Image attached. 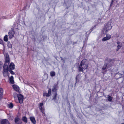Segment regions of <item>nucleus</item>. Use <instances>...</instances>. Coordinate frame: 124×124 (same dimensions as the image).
I'll use <instances>...</instances> for the list:
<instances>
[{
    "instance_id": "26",
    "label": "nucleus",
    "mask_w": 124,
    "mask_h": 124,
    "mask_svg": "<svg viewBox=\"0 0 124 124\" xmlns=\"http://www.w3.org/2000/svg\"><path fill=\"white\" fill-rule=\"evenodd\" d=\"M43 95V96H46V97H49L50 95L49 93H44Z\"/></svg>"
},
{
    "instance_id": "38",
    "label": "nucleus",
    "mask_w": 124,
    "mask_h": 124,
    "mask_svg": "<svg viewBox=\"0 0 124 124\" xmlns=\"http://www.w3.org/2000/svg\"><path fill=\"white\" fill-rule=\"evenodd\" d=\"M22 121L21 120H19V124H22Z\"/></svg>"
},
{
    "instance_id": "23",
    "label": "nucleus",
    "mask_w": 124,
    "mask_h": 124,
    "mask_svg": "<svg viewBox=\"0 0 124 124\" xmlns=\"http://www.w3.org/2000/svg\"><path fill=\"white\" fill-rule=\"evenodd\" d=\"M107 96L108 97V101L109 102H111L112 100L113 97H111V96H109V95H108Z\"/></svg>"
},
{
    "instance_id": "7",
    "label": "nucleus",
    "mask_w": 124,
    "mask_h": 124,
    "mask_svg": "<svg viewBox=\"0 0 124 124\" xmlns=\"http://www.w3.org/2000/svg\"><path fill=\"white\" fill-rule=\"evenodd\" d=\"M7 67L3 66V75L4 76H7L8 73V70H7Z\"/></svg>"
},
{
    "instance_id": "14",
    "label": "nucleus",
    "mask_w": 124,
    "mask_h": 124,
    "mask_svg": "<svg viewBox=\"0 0 124 124\" xmlns=\"http://www.w3.org/2000/svg\"><path fill=\"white\" fill-rule=\"evenodd\" d=\"M9 62V58H6V60H5V63L4 65L3 66H5L6 67V66L7 65H8Z\"/></svg>"
},
{
    "instance_id": "17",
    "label": "nucleus",
    "mask_w": 124,
    "mask_h": 124,
    "mask_svg": "<svg viewBox=\"0 0 124 124\" xmlns=\"http://www.w3.org/2000/svg\"><path fill=\"white\" fill-rule=\"evenodd\" d=\"M110 67L108 66V65L106 64V63L105 62L102 68V70H104L108 68V67Z\"/></svg>"
},
{
    "instance_id": "20",
    "label": "nucleus",
    "mask_w": 124,
    "mask_h": 124,
    "mask_svg": "<svg viewBox=\"0 0 124 124\" xmlns=\"http://www.w3.org/2000/svg\"><path fill=\"white\" fill-rule=\"evenodd\" d=\"M9 80L10 83L11 84H13L14 83V78L13 76H11V77L9 78Z\"/></svg>"
},
{
    "instance_id": "27",
    "label": "nucleus",
    "mask_w": 124,
    "mask_h": 124,
    "mask_svg": "<svg viewBox=\"0 0 124 124\" xmlns=\"http://www.w3.org/2000/svg\"><path fill=\"white\" fill-rule=\"evenodd\" d=\"M4 40L5 41H8V36L6 35L4 37Z\"/></svg>"
},
{
    "instance_id": "21",
    "label": "nucleus",
    "mask_w": 124,
    "mask_h": 124,
    "mask_svg": "<svg viewBox=\"0 0 124 124\" xmlns=\"http://www.w3.org/2000/svg\"><path fill=\"white\" fill-rule=\"evenodd\" d=\"M22 120L24 122L27 123V118L26 117L24 116L22 118Z\"/></svg>"
},
{
    "instance_id": "11",
    "label": "nucleus",
    "mask_w": 124,
    "mask_h": 124,
    "mask_svg": "<svg viewBox=\"0 0 124 124\" xmlns=\"http://www.w3.org/2000/svg\"><path fill=\"white\" fill-rule=\"evenodd\" d=\"M57 93L55 92L53 94L52 96L53 98L52 99V100H53L55 102H56V99L57 98Z\"/></svg>"
},
{
    "instance_id": "37",
    "label": "nucleus",
    "mask_w": 124,
    "mask_h": 124,
    "mask_svg": "<svg viewBox=\"0 0 124 124\" xmlns=\"http://www.w3.org/2000/svg\"><path fill=\"white\" fill-rule=\"evenodd\" d=\"M67 103L70 106V103L69 102V101H67Z\"/></svg>"
},
{
    "instance_id": "6",
    "label": "nucleus",
    "mask_w": 124,
    "mask_h": 124,
    "mask_svg": "<svg viewBox=\"0 0 124 124\" xmlns=\"http://www.w3.org/2000/svg\"><path fill=\"white\" fill-rule=\"evenodd\" d=\"M17 97L19 102L22 103L23 102V96L21 94L18 93L17 94Z\"/></svg>"
},
{
    "instance_id": "33",
    "label": "nucleus",
    "mask_w": 124,
    "mask_h": 124,
    "mask_svg": "<svg viewBox=\"0 0 124 124\" xmlns=\"http://www.w3.org/2000/svg\"><path fill=\"white\" fill-rule=\"evenodd\" d=\"M51 89L50 88L49 89L48 91V93H49L50 95H51Z\"/></svg>"
},
{
    "instance_id": "13",
    "label": "nucleus",
    "mask_w": 124,
    "mask_h": 124,
    "mask_svg": "<svg viewBox=\"0 0 124 124\" xmlns=\"http://www.w3.org/2000/svg\"><path fill=\"white\" fill-rule=\"evenodd\" d=\"M43 105V103H40L39 106V108L42 113H43V112L44 111V109L42 107Z\"/></svg>"
},
{
    "instance_id": "29",
    "label": "nucleus",
    "mask_w": 124,
    "mask_h": 124,
    "mask_svg": "<svg viewBox=\"0 0 124 124\" xmlns=\"http://www.w3.org/2000/svg\"><path fill=\"white\" fill-rule=\"evenodd\" d=\"M106 37L108 39H109L111 38V36L108 34H107L106 35Z\"/></svg>"
},
{
    "instance_id": "39",
    "label": "nucleus",
    "mask_w": 124,
    "mask_h": 124,
    "mask_svg": "<svg viewBox=\"0 0 124 124\" xmlns=\"http://www.w3.org/2000/svg\"><path fill=\"white\" fill-rule=\"evenodd\" d=\"M76 82H78V80H77V77H76Z\"/></svg>"
},
{
    "instance_id": "36",
    "label": "nucleus",
    "mask_w": 124,
    "mask_h": 124,
    "mask_svg": "<svg viewBox=\"0 0 124 124\" xmlns=\"http://www.w3.org/2000/svg\"><path fill=\"white\" fill-rule=\"evenodd\" d=\"M0 44L3 45V41L0 39Z\"/></svg>"
},
{
    "instance_id": "2",
    "label": "nucleus",
    "mask_w": 124,
    "mask_h": 124,
    "mask_svg": "<svg viewBox=\"0 0 124 124\" xmlns=\"http://www.w3.org/2000/svg\"><path fill=\"white\" fill-rule=\"evenodd\" d=\"M112 28L111 22L109 21L104 27V29L102 31L103 33L106 34L108 32V31L110 30Z\"/></svg>"
},
{
    "instance_id": "35",
    "label": "nucleus",
    "mask_w": 124,
    "mask_h": 124,
    "mask_svg": "<svg viewBox=\"0 0 124 124\" xmlns=\"http://www.w3.org/2000/svg\"><path fill=\"white\" fill-rule=\"evenodd\" d=\"M5 56L6 57V58H9V56L8 54H5Z\"/></svg>"
},
{
    "instance_id": "15",
    "label": "nucleus",
    "mask_w": 124,
    "mask_h": 124,
    "mask_svg": "<svg viewBox=\"0 0 124 124\" xmlns=\"http://www.w3.org/2000/svg\"><path fill=\"white\" fill-rule=\"evenodd\" d=\"M115 2V0H111V3L110 5V8L111 7H114Z\"/></svg>"
},
{
    "instance_id": "25",
    "label": "nucleus",
    "mask_w": 124,
    "mask_h": 124,
    "mask_svg": "<svg viewBox=\"0 0 124 124\" xmlns=\"http://www.w3.org/2000/svg\"><path fill=\"white\" fill-rule=\"evenodd\" d=\"M50 75L51 77H53L55 75V73L54 71H51L50 73Z\"/></svg>"
},
{
    "instance_id": "32",
    "label": "nucleus",
    "mask_w": 124,
    "mask_h": 124,
    "mask_svg": "<svg viewBox=\"0 0 124 124\" xmlns=\"http://www.w3.org/2000/svg\"><path fill=\"white\" fill-rule=\"evenodd\" d=\"M2 64V62L1 61H0V70L1 69Z\"/></svg>"
},
{
    "instance_id": "9",
    "label": "nucleus",
    "mask_w": 124,
    "mask_h": 124,
    "mask_svg": "<svg viewBox=\"0 0 124 124\" xmlns=\"http://www.w3.org/2000/svg\"><path fill=\"white\" fill-rule=\"evenodd\" d=\"M13 87L14 90L16 91L17 92L20 93L21 92V90L19 87L17 86L14 85H13Z\"/></svg>"
},
{
    "instance_id": "16",
    "label": "nucleus",
    "mask_w": 124,
    "mask_h": 124,
    "mask_svg": "<svg viewBox=\"0 0 124 124\" xmlns=\"http://www.w3.org/2000/svg\"><path fill=\"white\" fill-rule=\"evenodd\" d=\"M30 119L31 122L34 124H35L36 123V121L35 120V118L33 117H30Z\"/></svg>"
},
{
    "instance_id": "12",
    "label": "nucleus",
    "mask_w": 124,
    "mask_h": 124,
    "mask_svg": "<svg viewBox=\"0 0 124 124\" xmlns=\"http://www.w3.org/2000/svg\"><path fill=\"white\" fill-rule=\"evenodd\" d=\"M1 124H10L9 121L7 120L4 119L1 121Z\"/></svg>"
},
{
    "instance_id": "19",
    "label": "nucleus",
    "mask_w": 124,
    "mask_h": 124,
    "mask_svg": "<svg viewBox=\"0 0 124 124\" xmlns=\"http://www.w3.org/2000/svg\"><path fill=\"white\" fill-rule=\"evenodd\" d=\"M57 85H54L53 87V88L52 89V91L54 93L56 92L57 90Z\"/></svg>"
},
{
    "instance_id": "22",
    "label": "nucleus",
    "mask_w": 124,
    "mask_h": 124,
    "mask_svg": "<svg viewBox=\"0 0 124 124\" xmlns=\"http://www.w3.org/2000/svg\"><path fill=\"white\" fill-rule=\"evenodd\" d=\"M3 90L2 88H0V101L1 100L3 94Z\"/></svg>"
},
{
    "instance_id": "40",
    "label": "nucleus",
    "mask_w": 124,
    "mask_h": 124,
    "mask_svg": "<svg viewBox=\"0 0 124 124\" xmlns=\"http://www.w3.org/2000/svg\"><path fill=\"white\" fill-rule=\"evenodd\" d=\"M123 44L124 45V42H123ZM123 48L124 49V46H123Z\"/></svg>"
},
{
    "instance_id": "3",
    "label": "nucleus",
    "mask_w": 124,
    "mask_h": 124,
    "mask_svg": "<svg viewBox=\"0 0 124 124\" xmlns=\"http://www.w3.org/2000/svg\"><path fill=\"white\" fill-rule=\"evenodd\" d=\"M15 34V31L12 28H11L9 30L8 32V34L10 39H11L14 37Z\"/></svg>"
},
{
    "instance_id": "41",
    "label": "nucleus",
    "mask_w": 124,
    "mask_h": 124,
    "mask_svg": "<svg viewBox=\"0 0 124 124\" xmlns=\"http://www.w3.org/2000/svg\"><path fill=\"white\" fill-rule=\"evenodd\" d=\"M91 30V31H92V30Z\"/></svg>"
},
{
    "instance_id": "10",
    "label": "nucleus",
    "mask_w": 124,
    "mask_h": 124,
    "mask_svg": "<svg viewBox=\"0 0 124 124\" xmlns=\"http://www.w3.org/2000/svg\"><path fill=\"white\" fill-rule=\"evenodd\" d=\"M123 73L124 72L123 74H121L119 72L116 73L115 75L116 77L117 78V79L121 78L124 76Z\"/></svg>"
},
{
    "instance_id": "30",
    "label": "nucleus",
    "mask_w": 124,
    "mask_h": 124,
    "mask_svg": "<svg viewBox=\"0 0 124 124\" xmlns=\"http://www.w3.org/2000/svg\"><path fill=\"white\" fill-rule=\"evenodd\" d=\"M8 106L9 108H12L13 107V105L12 104L10 103L8 104Z\"/></svg>"
},
{
    "instance_id": "18",
    "label": "nucleus",
    "mask_w": 124,
    "mask_h": 124,
    "mask_svg": "<svg viewBox=\"0 0 124 124\" xmlns=\"http://www.w3.org/2000/svg\"><path fill=\"white\" fill-rule=\"evenodd\" d=\"M20 119L18 117H16L15 119V124H19V121Z\"/></svg>"
},
{
    "instance_id": "24",
    "label": "nucleus",
    "mask_w": 124,
    "mask_h": 124,
    "mask_svg": "<svg viewBox=\"0 0 124 124\" xmlns=\"http://www.w3.org/2000/svg\"><path fill=\"white\" fill-rule=\"evenodd\" d=\"M7 45L8 47L10 48H12V44L11 42L8 41V42Z\"/></svg>"
},
{
    "instance_id": "8",
    "label": "nucleus",
    "mask_w": 124,
    "mask_h": 124,
    "mask_svg": "<svg viewBox=\"0 0 124 124\" xmlns=\"http://www.w3.org/2000/svg\"><path fill=\"white\" fill-rule=\"evenodd\" d=\"M117 48L116 49V50L117 51L120 49L121 47H123V46H124L123 45L122 46V44L119 41L117 42Z\"/></svg>"
},
{
    "instance_id": "34",
    "label": "nucleus",
    "mask_w": 124,
    "mask_h": 124,
    "mask_svg": "<svg viewBox=\"0 0 124 124\" xmlns=\"http://www.w3.org/2000/svg\"><path fill=\"white\" fill-rule=\"evenodd\" d=\"M14 97L15 100H17V95H14Z\"/></svg>"
},
{
    "instance_id": "31",
    "label": "nucleus",
    "mask_w": 124,
    "mask_h": 124,
    "mask_svg": "<svg viewBox=\"0 0 124 124\" xmlns=\"http://www.w3.org/2000/svg\"><path fill=\"white\" fill-rule=\"evenodd\" d=\"M13 70H8L11 74H14L15 73L14 72L12 71Z\"/></svg>"
},
{
    "instance_id": "43",
    "label": "nucleus",
    "mask_w": 124,
    "mask_h": 124,
    "mask_svg": "<svg viewBox=\"0 0 124 124\" xmlns=\"http://www.w3.org/2000/svg\"><path fill=\"white\" fill-rule=\"evenodd\" d=\"M4 18H3V19H4Z\"/></svg>"
},
{
    "instance_id": "1",
    "label": "nucleus",
    "mask_w": 124,
    "mask_h": 124,
    "mask_svg": "<svg viewBox=\"0 0 124 124\" xmlns=\"http://www.w3.org/2000/svg\"><path fill=\"white\" fill-rule=\"evenodd\" d=\"M88 63L85 59H83L81 62L80 65L78 67V70L79 71H83L87 68Z\"/></svg>"
},
{
    "instance_id": "4",
    "label": "nucleus",
    "mask_w": 124,
    "mask_h": 124,
    "mask_svg": "<svg viewBox=\"0 0 124 124\" xmlns=\"http://www.w3.org/2000/svg\"><path fill=\"white\" fill-rule=\"evenodd\" d=\"M113 61V60L106 57L105 59V62L108 65V66L110 67L111 66L110 64Z\"/></svg>"
},
{
    "instance_id": "28",
    "label": "nucleus",
    "mask_w": 124,
    "mask_h": 124,
    "mask_svg": "<svg viewBox=\"0 0 124 124\" xmlns=\"http://www.w3.org/2000/svg\"><path fill=\"white\" fill-rule=\"evenodd\" d=\"M108 40L106 37L103 38L102 39L103 41H105L107 40Z\"/></svg>"
},
{
    "instance_id": "5",
    "label": "nucleus",
    "mask_w": 124,
    "mask_h": 124,
    "mask_svg": "<svg viewBox=\"0 0 124 124\" xmlns=\"http://www.w3.org/2000/svg\"><path fill=\"white\" fill-rule=\"evenodd\" d=\"M6 66L7 67V70H13L15 69V64L12 62H11L8 66V65H7Z\"/></svg>"
},
{
    "instance_id": "42",
    "label": "nucleus",
    "mask_w": 124,
    "mask_h": 124,
    "mask_svg": "<svg viewBox=\"0 0 124 124\" xmlns=\"http://www.w3.org/2000/svg\"><path fill=\"white\" fill-rule=\"evenodd\" d=\"M124 124V123H122V124Z\"/></svg>"
}]
</instances>
